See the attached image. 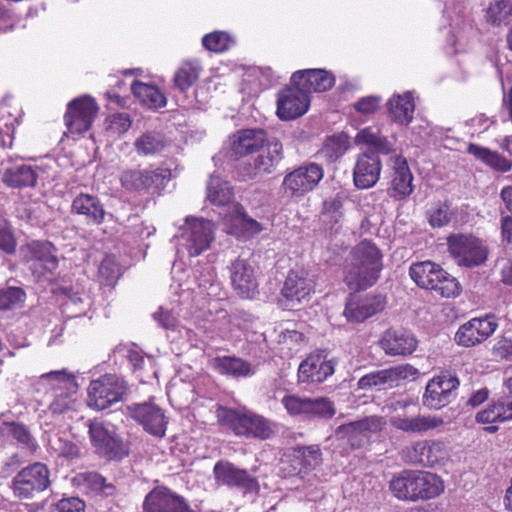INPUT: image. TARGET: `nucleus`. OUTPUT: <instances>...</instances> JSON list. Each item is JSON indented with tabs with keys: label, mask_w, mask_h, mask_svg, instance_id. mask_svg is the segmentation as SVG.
Wrapping results in <instances>:
<instances>
[{
	"label": "nucleus",
	"mask_w": 512,
	"mask_h": 512,
	"mask_svg": "<svg viewBox=\"0 0 512 512\" xmlns=\"http://www.w3.org/2000/svg\"><path fill=\"white\" fill-rule=\"evenodd\" d=\"M383 268L379 249L369 241H362L350 252L344 266V282L353 292L366 290L380 277Z\"/></svg>",
	"instance_id": "1"
},
{
	"label": "nucleus",
	"mask_w": 512,
	"mask_h": 512,
	"mask_svg": "<svg viewBox=\"0 0 512 512\" xmlns=\"http://www.w3.org/2000/svg\"><path fill=\"white\" fill-rule=\"evenodd\" d=\"M393 496L401 501H426L439 496L444 490L441 478L428 471L403 470L389 481Z\"/></svg>",
	"instance_id": "2"
},
{
	"label": "nucleus",
	"mask_w": 512,
	"mask_h": 512,
	"mask_svg": "<svg viewBox=\"0 0 512 512\" xmlns=\"http://www.w3.org/2000/svg\"><path fill=\"white\" fill-rule=\"evenodd\" d=\"M217 416L222 426L239 437L267 440L275 434V425L271 420L247 409L220 408Z\"/></svg>",
	"instance_id": "3"
},
{
	"label": "nucleus",
	"mask_w": 512,
	"mask_h": 512,
	"mask_svg": "<svg viewBox=\"0 0 512 512\" xmlns=\"http://www.w3.org/2000/svg\"><path fill=\"white\" fill-rule=\"evenodd\" d=\"M409 274L418 287L431 290L440 297L454 298L460 294V285L456 278L432 261L412 264Z\"/></svg>",
	"instance_id": "4"
},
{
	"label": "nucleus",
	"mask_w": 512,
	"mask_h": 512,
	"mask_svg": "<svg viewBox=\"0 0 512 512\" xmlns=\"http://www.w3.org/2000/svg\"><path fill=\"white\" fill-rule=\"evenodd\" d=\"M447 246L451 257L461 267H478L488 259L489 248L486 242L472 234H451L447 237Z\"/></svg>",
	"instance_id": "5"
},
{
	"label": "nucleus",
	"mask_w": 512,
	"mask_h": 512,
	"mask_svg": "<svg viewBox=\"0 0 512 512\" xmlns=\"http://www.w3.org/2000/svg\"><path fill=\"white\" fill-rule=\"evenodd\" d=\"M127 392L126 382L115 374H105L90 382L88 387V406L104 410L122 400Z\"/></svg>",
	"instance_id": "6"
},
{
	"label": "nucleus",
	"mask_w": 512,
	"mask_h": 512,
	"mask_svg": "<svg viewBox=\"0 0 512 512\" xmlns=\"http://www.w3.org/2000/svg\"><path fill=\"white\" fill-rule=\"evenodd\" d=\"M89 435L96 452L108 460H121L129 454L128 443L125 442L110 424L91 421Z\"/></svg>",
	"instance_id": "7"
},
{
	"label": "nucleus",
	"mask_w": 512,
	"mask_h": 512,
	"mask_svg": "<svg viewBox=\"0 0 512 512\" xmlns=\"http://www.w3.org/2000/svg\"><path fill=\"white\" fill-rule=\"evenodd\" d=\"M41 379L47 381L54 390L53 400L49 405V410L53 414H62L72 408L78 390V384L73 374L68 373L65 369L50 371L43 374Z\"/></svg>",
	"instance_id": "8"
},
{
	"label": "nucleus",
	"mask_w": 512,
	"mask_h": 512,
	"mask_svg": "<svg viewBox=\"0 0 512 512\" xmlns=\"http://www.w3.org/2000/svg\"><path fill=\"white\" fill-rule=\"evenodd\" d=\"M49 469L40 462H35L20 470L12 479L15 497L21 500L34 498L50 485Z\"/></svg>",
	"instance_id": "9"
},
{
	"label": "nucleus",
	"mask_w": 512,
	"mask_h": 512,
	"mask_svg": "<svg viewBox=\"0 0 512 512\" xmlns=\"http://www.w3.org/2000/svg\"><path fill=\"white\" fill-rule=\"evenodd\" d=\"M418 374V369L411 364H400L365 374L359 379L358 387L363 390H388L408 379H415Z\"/></svg>",
	"instance_id": "10"
},
{
	"label": "nucleus",
	"mask_w": 512,
	"mask_h": 512,
	"mask_svg": "<svg viewBox=\"0 0 512 512\" xmlns=\"http://www.w3.org/2000/svg\"><path fill=\"white\" fill-rule=\"evenodd\" d=\"M324 176L323 168L317 163L302 165L286 174L282 188L290 197H302L312 191Z\"/></svg>",
	"instance_id": "11"
},
{
	"label": "nucleus",
	"mask_w": 512,
	"mask_h": 512,
	"mask_svg": "<svg viewBox=\"0 0 512 512\" xmlns=\"http://www.w3.org/2000/svg\"><path fill=\"white\" fill-rule=\"evenodd\" d=\"M182 239L190 256H198L207 250L214 240V224L204 218L187 217L182 227Z\"/></svg>",
	"instance_id": "12"
},
{
	"label": "nucleus",
	"mask_w": 512,
	"mask_h": 512,
	"mask_svg": "<svg viewBox=\"0 0 512 512\" xmlns=\"http://www.w3.org/2000/svg\"><path fill=\"white\" fill-rule=\"evenodd\" d=\"M497 328V319L492 314L472 318L459 327L454 340L460 346L473 347L486 341Z\"/></svg>",
	"instance_id": "13"
},
{
	"label": "nucleus",
	"mask_w": 512,
	"mask_h": 512,
	"mask_svg": "<svg viewBox=\"0 0 512 512\" xmlns=\"http://www.w3.org/2000/svg\"><path fill=\"white\" fill-rule=\"evenodd\" d=\"M98 112V106L90 96L71 101L64 116L65 125L71 134H81L90 129Z\"/></svg>",
	"instance_id": "14"
},
{
	"label": "nucleus",
	"mask_w": 512,
	"mask_h": 512,
	"mask_svg": "<svg viewBox=\"0 0 512 512\" xmlns=\"http://www.w3.org/2000/svg\"><path fill=\"white\" fill-rule=\"evenodd\" d=\"M459 379L448 372L431 379L423 395L424 405L439 409L449 404L456 396Z\"/></svg>",
	"instance_id": "15"
},
{
	"label": "nucleus",
	"mask_w": 512,
	"mask_h": 512,
	"mask_svg": "<svg viewBox=\"0 0 512 512\" xmlns=\"http://www.w3.org/2000/svg\"><path fill=\"white\" fill-rule=\"evenodd\" d=\"M401 455L407 463L432 467L441 460H444L448 456V453L443 442L420 440L416 441L411 446L405 447Z\"/></svg>",
	"instance_id": "16"
},
{
	"label": "nucleus",
	"mask_w": 512,
	"mask_h": 512,
	"mask_svg": "<svg viewBox=\"0 0 512 512\" xmlns=\"http://www.w3.org/2000/svg\"><path fill=\"white\" fill-rule=\"evenodd\" d=\"M130 416L149 434L162 438L166 433L167 419L162 409L152 402L128 406Z\"/></svg>",
	"instance_id": "17"
},
{
	"label": "nucleus",
	"mask_w": 512,
	"mask_h": 512,
	"mask_svg": "<svg viewBox=\"0 0 512 512\" xmlns=\"http://www.w3.org/2000/svg\"><path fill=\"white\" fill-rule=\"evenodd\" d=\"M143 512H195L184 497L166 487H156L145 497Z\"/></svg>",
	"instance_id": "18"
},
{
	"label": "nucleus",
	"mask_w": 512,
	"mask_h": 512,
	"mask_svg": "<svg viewBox=\"0 0 512 512\" xmlns=\"http://www.w3.org/2000/svg\"><path fill=\"white\" fill-rule=\"evenodd\" d=\"M165 179L163 170L140 167L126 169L120 175L122 187L138 193H147L152 188H159Z\"/></svg>",
	"instance_id": "19"
},
{
	"label": "nucleus",
	"mask_w": 512,
	"mask_h": 512,
	"mask_svg": "<svg viewBox=\"0 0 512 512\" xmlns=\"http://www.w3.org/2000/svg\"><path fill=\"white\" fill-rule=\"evenodd\" d=\"M310 97L298 85L282 89L277 98V115L282 120H292L307 112Z\"/></svg>",
	"instance_id": "20"
},
{
	"label": "nucleus",
	"mask_w": 512,
	"mask_h": 512,
	"mask_svg": "<svg viewBox=\"0 0 512 512\" xmlns=\"http://www.w3.org/2000/svg\"><path fill=\"white\" fill-rule=\"evenodd\" d=\"M233 289L243 299H252L258 292L254 268L247 259L238 257L229 266Z\"/></svg>",
	"instance_id": "21"
},
{
	"label": "nucleus",
	"mask_w": 512,
	"mask_h": 512,
	"mask_svg": "<svg viewBox=\"0 0 512 512\" xmlns=\"http://www.w3.org/2000/svg\"><path fill=\"white\" fill-rule=\"evenodd\" d=\"M382 164L373 151H364L358 155L353 169V181L357 188L368 189L379 180Z\"/></svg>",
	"instance_id": "22"
},
{
	"label": "nucleus",
	"mask_w": 512,
	"mask_h": 512,
	"mask_svg": "<svg viewBox=\"0 0 512 512\" xmlns=\"http://www.w3.org/2000/svg\"><path fill=\"white\" fill-rule=\"evenodd\" d=\"M415 336L405 329L389 328L383 332L379 345L388 356H407L417 348Z\"/></svg>",
	"instance_id": "23"
},
{
	"label": "nucleus",
	"mask_w": 512,
	"mask_h": 512,
	"mask_svg": "<svg viewBox=\"0 0 512 512\" xmlns=\"http://www.w3.org/2000/svg\"><path fill=\"white\" fill-rule=\"evenodd\" d=\"M386 298L381 295L369 294L363 298H351L346 303L344 315L350 322H363L369 317L384 310Z\"/></svg>",
	"instance_id": "24"
},
{
	"label": "nucleus",
	"mask_w": 512,
	"mask_h": 512,
	"mask_svg": "<svg viewBox=\"0 0 512 512\" xmlns=\"http://www.w3.org/2000/svg\"><path fill=\"white\" fill-rule=\"evenodd\" d=\"M291 83L298 85L309 96L311 92H325L331 89L335 78L323 69H306L293 73Z\"/></svg>",
	"instance_id": "25"
},
{
	"label": "nucleus",
	"mask_w": 512,
	"mask_h": 512,
	"mask_svg": "<svg viewBox=\"0 0 512 512\" xmlns=\"http://www.w3.org/2000/svg\"><path fill=\"white\" fill-rule=\"evenodd\" d=\"M23 258L27 263L39 265L48 272H53L58 267L56 249L48 241H32L21 248Z\"/></svg>",
	"instance_id": "26"
},
{
	"label": "nucleus",
	"mask_w": 512,
	"mask_h": 512,
	"mask_svg": "<svg viewBox=\"0 0 512 512\" xmlns=\"http://www.w3.org/2000/svg\"><path fill=\"white\" fill-rule=\"evenodd\" d=\"M214 476L217 482L228 486L241 487L253 490L257 486L256 479L244 469H239L227 461H219L215 464Z\"/></svg>",
	"instance_id": "27"
},
{
	"label": "nucleus",
	"mask_w": 512,
	"mask_h": 512,
	"mask_svg": "<svg viewBox=\"0 0 512 512\" xmlns=\"http://www.w3.org/2000/svg\"><path fill=\"white\" fill-rule=\"evenodd\" d=\"M313 287V281L305 271L292 270L284 282L282 295L294 306L306 300L313 291Z\"/></svg>",
	"instance_id": "28"
},
{
	"label": "nucleus",
	"mask_w": 512,
	"mask_h": 512,
	"mask_svg": "<svg viewBox=\"0 0 512 512\" xmlns=\"http://www.w3.org/2000/svg\"><path fill=\"white\" fill-rule=\"evenodd\" d=\"M335 364L322 355H311L299 366L298 377L302 382L321 383L334 373Z\"/></svg>",
	"instance_id": "29"
},
{
	"label": "nucleus",
	"mask_w": 512,
	"mask_h": 512,
	"mask_svg": "<svg viewBox=\"0 0 512 512\" xmlns=\"http://www.w3.org/2000/svg\"><path fill=\"white\" fill-rule=\"evenodd\" d=\"M390 424L397 430L411 433L422 434L435 429L443 424L440 417L433 415H415L398 414L391 418Z\"/></svg>",
	"instance_id": "30"
},
{
	"label": "nucleus",
	"mask_w": 512,
	"mask_h": 512,
	"mask_svg": "<svg viewBox=\"0 0 512 512\" xmlns=\"http://www.w3.org/2000/svg\"><path fill=\"white\" fill-rule=\"evenodd\" d=\"M283 159V146L279 140L273 138L254 159L253 167L248 172L251 177L258 174H271Z\"/></svg>",
	"instance_id": "31"
},
{
	"label": "nucleus",
	"mask_w": 512,
	"mask_h": 512,
	"mask_svg": "<svg viewBox=\"0 0 512 512\" xmlns=\"http://www.w3.org/2000/svg\"><path fill=\"white\" fill-rule=\"evenodd\" d=\"M263 129H243L232 136V150L238 156H245L263 148L270 141Z\"/></svg>",
	"instance_id": "32"
},
{
	"label": "nucleus",
	"mask_w": 512,
	"mask_h": 512,
	"mask_svg": "<svg viewBox=\"0 0 512 512\" xmlns=\"http://www.w3.org/2000/svg\"><path fill=\"white\" fill-rule=\"evenodd\" d=\"M39 176L37 167L28 164H14L4 169L1 181L9 188L35 187Z\"/></svg>",
	"instance_id": "33"
},
{
	"label": "nucleus",
	"mask_w": 512,
	"mask_h": 512,
	"mask_svg": "<svg viewBox=\"0 0 512 512\" xmlns=\"http://www.w3.org/2000/svg\"><path fill=\"white\" fill-rule=\"evenodd\" d=\"M72 213L83 215L92 224H102L106 211L100 199L91 194L81 193L75 197L71 205Z\"/></svg>",
	"instance_id": "34"
},
{
	"label": "nucleus",
	"mask_w": 512,
	"mask_h": 512,
	"mask_svg": "<svg viewBox=\"0 0 512 512\" xmlns=\"http://www.w3.org/2000/svg\"><path fill=\"white\" fill-rule=\"evenodd\" d=\"M356 145L367 146L366 151H373L378 156L388 155L395 151L394 143L387 137L383 136L378 129L366 127L361 129L355 136Z\"/></svg>",
	"instance_id": "35"
},
{
	"label": "nucleus",
	"mask_w": 512,
	"mask_h": 512,
	"mask_svg": "<svg viewBox=\"0 0 512 512\" xmlns=\"http://www.w3.org/2000/svg\"><path fill=\"white\" fill-rule=\"evenodd\" d=\"M232 209L233 214L230 219H226L229 226L228 233L237 237H250L262 230L261 225L256 220L248 217L238 204H234Z\"/></svg>",
	"instance_id": "36"
},
{
	"label": "nucleus",
	"mask_w": 512,
	"mask_h": 512,
	"mask_svg": "<svg viewBox=\"0 0 512 512\" xmlns=\"http://www.w3.org/2000/svg\"><path fill=\"white\" fill-rule=\"evenodd\" d=\"M194 278L199 295L209 299L220 296L221 283L217 280L215 269L211 265L206 264L196 268Z\"/></svg>",
	"instance_id": "37"
},
{
	"label": "nucleus",
	"mask_w": 512,
	"mask_h": 512,
	"mask_svg": "<svg viewBox=\"0 0 512 512\" xmlns=\"http://www.w3.org/2000/svg\"><path fill=\"white\" fill-rule=\"evenodd\" d=\"M213 365L220 374L234 378L248 377L255 373L250 362L235 356L217 357Z\"/></svg>",
	"instance_id": "38"
},
{
	"label": "nucleus",
	"mask_w": 512,
	"mask_h": 512,
	"mask_svg": "<svg viewBox=\"0 0 512 512\" xmlns=\"http://www.w3.org/2000/svg\"><path fill=\"white\" fill-rule=\"evenodd\" d=\"M393 169L392 189L394 195L399 198L409 196L413 192V176L406 159L401 156L395 157Z\"/></svg>",
	"instance_id": "39"
},
{
	"label": "nucleus",
	"mask_w": 512,
	"mask_h": 512,
	"mask_svg": "<svg viewBox=\"0 0 512 512\" xmlns=\"http://www.w3.org/2000/svg\"><path fill=\"white\" fill-rule=\"evenodd\" d=\"M414 109L413 98L409 92L394 96L388 102L389 117L400 125H408L412 121Z\"/></svg>",
	"instance_id": "40"
},
{
	"label": "nucleus",
	"mask_w": 512,
	"mask_h": 512,
	"mask_svg": "<svg viewBox=\"0 0 512 512\" xmlns=\"http://www.w3.org/2000/svg\"><path fill=\"white\" fill-rule=\"evenodd\" d=\"M467 152L496 171L507 172L512 167V162L509 159L486 147L470 143Z\"/></svg>",
	"instance_id": "41"
},
{
	"label": "nucleus",
	"mask_w": 512,
	"mask_h": 512,
	"mask_svg": "<svg viewBox=\"0 0 512 512\" xmlns=\"http://www.w3.org/2000/svg\"><path fill=\"white\" fill-rule=\"evenodd\" d=\"M467 152L496 171L507 172L512 167V162L509 159L486 147L470 143Z\"/></svg>",
	"instance_id": "42"
},
{
	"label": "nucleus",
	"mask_w": 512,
	"mask_h": 512,
	"mask_svg": "<svg viewBox=\"0 0 512 512\" xmlns=\"http://www.w3.org/2000/svg\"><path fill=\"white\" fill-rule=\"evenodd\" d=\"M467 152L496 171L507 172L512 167V162L509 159L486 147L470 143Z\"/></svg>",
	"instance_id": "43"
},
{
	"label": "nucleus",
	"mask_w": 512,
	"mask_h": 512,
	"mask_svg": "<svg viewBox=\"0 0 512 512\" xmlns=\"http://www.w3.org/2000/svg\"><path fill=\"white\" fill-rule=\"evenodd\" d=\"M167 145L165 136L158 131H147L134 141V149L141 156L161 153Z\"/></svg>",
	"instance_id": "44"
},
{
	"label": "nucleus",
	"mask_w": 512,
	"mask_h": 512,
	"mask_svg": "<svg viewBox=\"0 0 512 512\" xmlns=\"http://www.w3.org/2000/svg\"><path fill=\"white\" fill-rule=\"evenodd\" d=\"M201 70L197 62H183L174 73V88L181 93L186 92L199 79Z\"/></svg>",
	"instance_id": "45"
},
{
	"label": "nucleus",
	"mask_w": 512,
	"mask_h": 512,
	"mask_svg": "<svg viewBox=\"0 0 512 512\" xmlns=\"http://www.w3.org/2000/svg\"><path fill=\"white\" fill-rule=\"evenodd\" d=\"M207 198L215 205L224 206L233 199V191L227 181L211 175L207 184Z\"/></svg>",
	"instance_id": "46"
},
{
	"label": "nucleus",
	"mask_w": 512,
	"mask_h": 512,
	"mask_svg": "<svg viewBox=\"0 0 512 512\" xmlns=\"http://www.w3.org/2000/svg\"><path fill=\"white\" fill-rule=\"evenodd\" d=\"M131 91L149 107L162 108L166 105V97L155 86L134 81L131 85Z\"/></svg>",
	"instance_id": "47"
},
{
	"label": "nucleus",
	"mask_w": 512,
	"mask_h": 512,
	"mask_svg": "<svg viewBox=\"0 0 512 512\" xmlns=\"http://www.w3.org/2000/svg\"><path fill=\"white\" fill-rule=\"evenodd\" d=\"M348 199L345 191L340 190L334 196L324 200L322 205V216L324 221L330 224H336L343 217L344 202Z\"/></svg>",
	"instance_id": "48"
},
{
	"label": "nucleus",
	"mask_w": 512,
	"mask_h": 512,
	"mask_svg": "<svg viewBox=\"0 0 512 512\" xmlns=\"http://www.w3.org/2000/svg\"><path fill=\"white\" fill-rule=\"evenodd\" d=\"M3 425L7 426L8 433L22 449H25L30 453H33L37 450V441L32 436L29 428L26 425L17 422H4Z\"/></svg>",
	"instance_id": "49"
},
{
	"label": "nucleus",
	"mask_w": 512,
	"mask_h": 512,
	"mask_svg": "<svg viewBox=\"0 0 512 512\" xmlns=\"http://www.w3.org/2000/svg\"><path fill=\"white\" fill-rule=\"evenodd\" d=\"M336 414L334 403L326 397H309L307 418L331 419Z\"/></svg>",
	"instance_id": "50"
},
{
	"label": "nucleus",
	"mask_w": 512,
	"mask_h": 512,
	"mask_svg": "<svg viewBox=\"0 0 512 512\" xmlns=\"http://www.w3.org/2000/svg\"><path fill=\"white\" fill-rule=\"evenodd\" d=\"M348 149V139L345 135H333L326 138L322 154L330 161L340 158Z\"/></svg>",
	"instance_id": "51"
},
{
	"label": "nucleus",
	"mask_w": 512,
	"mask_h": 512,
	"mask_svg": "<svg viewBox=\"0 0 512 512\" xmlns=\"http://www.w3.org/2000/svg\"><path fill=\"white\" fill-rule=\"evenodd\" d=\"M335 435L339 439H347L352 448H360L367 443L356 421L340 425L335 430Z\"/></svg>",
	"instance_id": "52"
},
{
	"label": "nucleus",
	"mask_w": 512,
	"mask_h": 512,
	"mask_svg": "<svg viewBox=\"0 0 512 512\" xmlns=\"http://www.w3.org/2000/svg\"><path fill=\"white\" fill-rule=\"evenodd\" d=\"M426 217L433 228H441L449 224L452 212L447 203L436 202L426 211Z\"/></svg>",
	"instance_id": "53"
},
{
	"label": "nucleus",
	"mask_w": 512,
	"mask_h": 512,
	"mask_svg": "<svg viewBox=\"0 0 512 512\" xmlns=\"http://www.w3.org/2000/svg\"><path fill=\"white\" fill-rule=\"evenodd\" d=\"M82 477L84 485L93 492L102 493L105 496H111L115 493V486L108 483L102 475L96 472L84 473Z\"/></svg>",
	"instance_id": "54"
},
{
	"label": "nucleus",
	"mask_w": 512,
	"mask_h": 512,
	"mask_svg": "<svg viewBox=\"0 0 512 512\" xmlns=\"http://www.w3.org/2000/svg\"><path fill=\"white\" fill-rule=\"evenodd\" d=\"M512 12V5L507 0L496 1L491 4L486 11V19L494 25H498L509 20Z\"/></svg>",
	"instance_id": "55"
},
{
	"label": "nucleus",
	"mask_w": 512,
	"mask_h": 512,
	"mask_svg": "<svg viewBox=\"0 0 512 512\" xmlns=\"http://www.w3.org/2000/svg\"><path fill=\"white\" fill-rule=\"evenodd\" d=\"M25 292L20 287H8L0 290V310H10L22 304Z\"/></svg>",
	"instance_id": "56"
},
{
	"label": "nucleus",
	"mask_w": 512,
	"mask_h": 512,
	"mask_svg": "<svg viewBox=\"0 0 512 512\" xmlns=\"http://www.w3.org/2000/svg\"><path fill=\"white\" fill-rule=\"evenodd\" d=\"M281 403L289 415L307 418L309 397H301L295 394L286 395L282 398Z\"/></svg>",
	"instance_id": "57"
},
{
	"label": "nucleus",
	"mask_w": 512,
	"mask_h": 512,
	"mask_svg": "<svg viewBox=\"0 0 512 512\" xmlns=\"http://www.w3.org/2000/svg\"><path fill=\"white\" fill-rule=\"evenodd\" d=\"M232 42L228 34L220 31L207 34L202 39L203 46L206 49L217 53L227 50Z\"/></svg>",
	"instance_id": "58"
},
{
	"label": "nucleus",
	"mask_w": 512,
	"mask_h": 512,
	"mask_svg": "<svg viewBox=\"0 0 512 512\" xmlns=\"http://www.w3.org/2000/svg\"><path fill=\"white\" fill-rule=\"evenodd\" d=\"M357 425L361 430L367 442L369 441L372 434H376L383 430L386 426V420L382 416L372 415L363 419L357 420Z\"/></svg>",
	"instance_id": "59"
},
{
	"label": "nucleus",
	"mask_w": 512,
	"mask_h": 512,
	"mask_svg": "<svg viewBox=\"0 0 512 512\" xmlns=\"http://www.w3.org/2000/svg\"><path fill=\"white\" fill-rule=\"evenodd\" d=\"M120 275V268L115 260L106 257L99 266V277L103 284L113 285Z\"/></svg>",
	"instance_id": "60"
},
{
	"label": "nucleus",
	"mask_w": 512,
	"mask_h": 512,
	"mask_svg": "<svg viewBox=\"0 0 512 512\" xmlns=\"http://www.w3.org/2000/svg\"><path fill=\"white\" fill-rule=\"evenodd\" d=\"M131 123L127 113H117L110 117L107 130L111 135H122L130 129Z\"/></svg>",
	"instance_id": "61"
},
{
	"label": "nucleus",
	"mask_w": 512,
	"mask_h": 512,
	"mask_svg": "<svg viewBox=\"0 0 512 512\" xmlns=\"http://www.w3.org/2000/svg\"><path fill=\"white\" fill-rule=\"evenodd\" d=\"M303 458L304 465L308 468H315L322 462V453L318 445L301 446L297 449Z\"/></svg>",
	"instance_id": "62"
},
{
	"label": "nucleus",
	"mask_w": 512,
	"mask_h": 512,
	"mask_svg": "<svg viewBox=\"0 0 512 512\" xmlns=\"http://www.w3.org/2000/svg\"><path fill=\"white\" fill-rule=\"evenodd\" d=\"M501 406L498 403L490 405L487 409L480 411L476 415V420L483 424H492L495 422H503L501 415Z\"/></svg>",
	"instance_id": "63"
},
{
	"label": "nucleus",
	"mask_w": 512,
	"mask_h": 512,
	"mask_svg": "<svg viewBox=\"0 0 512 512\" xmlns=\"http://www.w3.org/2000/svg\"><path fill=\"white\" fill-rule=\"evenodd\" d=\"M57 512H84L85 503L78 497L63 498L55 505Z\"/></svg>",
	"instance_id": "64"
}]
</instances>
